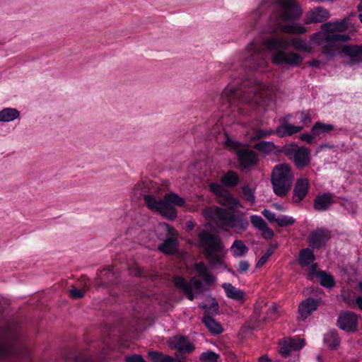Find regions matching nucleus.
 <instances>
[{
    "instance_id": "52",
    "label": "nucleus",
    "mask_w": 362,
    "mask_h": 362,
    "mask_svg": "<svg viewBox=\"0 0 362 362\" xmlns=\"http://www.w3.org/2000/svg\"><path fill=\"white\" fill-rule=\"evenodd\" d=\"M250 267V264L247 260H241L238 263V272L240 274H244L246 273L249 268Z\"/></svg>"
},
{
    "instance_id": "51",
    "label": "nucleus",
    "mask_w": 362,
    "mask_h": 362,
    "mask_svg": "<svg viewBox=\"0 0 362 362\" xmlns=\"http://www.w3.org/2000/svg\"><path fill=\"white\" fill-rule=\"evenodd\" d=\"M124 362H145L144 357L137 354H134L124 357Z\"/></svg>"
},
{
    "instance_id": "20",
    "label": "nucleus",
    "mask_w": 362,
    "mask_h": 362,
    "mask_svg": "<svg viewBox=\"0 0 362 362\" xmlns=\"http://www.w3.org/2000/svg\"><path fill=\"white\" fill-rule=\"evenodd\" d=\"M118 278V274L114 267L103 269L98 274V286H107L115 284Z\"/></svg>"
},
{
    "instance_id": "11",
    "label": "nucleus",
    "mask_w": 362,
    "mask_h": 362,
    "mask_svg": "<svg viewBox=\"0 0 362 362\" xmlns=\"http://www.w3.org/2000/svg\"><path fill=\"white\" fill-rule=\"evenodd\" d=\"M330 238V232L328 230L317 228L310 233L308 240L310 247L320 249L326 245Z\"/></svg>"
},
{
    "instance_id": "61",
    "label": "nucleus",
    "mask_w": 362,
    "mask_h": 362,
    "mask_svg": "<svg viewBox=\"0 0 362 362\" xmlns=\"http://www.w3.org/2000/svg\"><path fill=\"white\" fill-rule=\"evenodd\" d=\"M320 270H317V266L316 264H312L309 269V276H315L317 277V274Z\"/></svg>"
},
{
    "instance_id": "45",
    "label": "nucleus",
    "mask_w": 362,
    "mask_h": 362,
    "mask_svg": "<svg viewBox=\"0 0 362 362\" xmlns=\"http://www.w3.org/2000/svg\"><path fill=\"white\" fill-rule=\"evenodd\" d=\"M276 223L279 227H286L293 225L295 223V219L291 216L284 215L277 218Z\"/></svg>"
},
{
    "instance_id": "25",
    "label": "nucleus",
    "mask_w": 362,
    "mask_h": 362,
    "mask_svg": "<svg viewBox=\"0 0 362 362\" xmlns=\"http://www.w3.org/2000/svg\"><path fill=\"white\" fill-rule=\"evenodd\" d=\"M63 358L66 361L75 362H95L93 358L86 352H76L74 351H66L63 354Z\"/></svg>"
},
{
    "instance_id": "3",
    "label": "nucleus",
    "mask_w": 362,
    "mask_h": 362,
    "mask_svg": "<svg viewBox=\"0 0 362 362\" xmlns=\"http://www.w3.org/2000/svg\"><path fill=\"white\" fill-rule=\"evenodd\" d=\"M292 45L294 49L298 51L310 53L311 45L306 40L294 37L291 42L284 36H275L264 40V45L269 51L275 50L272 54V62L277 66L287 65L291 67H296L301 64L303 58L296 52H286V49Z\"/></svg>"
},
{
    "instance_id": "9",
    "label": "nucleus",
    "mask_w": 362,
    "mask_h": 362,
    "mask_svg": "<svg viewBox=\"0 0 362 362\" xmlns=\"http://www.w3.org/2000/svg\"><path fill=\"white\" fill-rule=\"evenodd\" d=\"M279 151L291 160L298 170L308 167L311 163L310 150L296 143L284 145Z\"/></svg>"
},
{
    "instance_id": "38",
    "label": "nucleus",
    "mask_w": 362,
    "mask_h": 362,
    "mask_svg": "<svg viewBox=\"0 0 362 362\" xmlns=\"http://www.w3.org/2000/svg\"><path fill=\"white\" fill-rule=\"evenodd\" d=\"M341 52V49L336 42H327L322 48V53L327 57H334Z\"/></svg>"
},
{
    "instance_id": "2",
    "label": "nucleus",
    "mask_w": 362,
    "mask_h": 362,
    "mask_svg": "<svg viewBox=\"0 0 362 362\" xmlns=\"http://www.w3.org/2000/svg\"><path fill=\"white\" fill-rule=\"evenodd\" d=\"M269 90L264 84L251 77L241 78L226 86L221 95L223 106L236 108V103L259 105L267 96ZM238 110L241 109L237 107Z\"/></svg>"
},
{
    "instance_id": "54",
    "label": "nucleus",
    "mask_w": 362,
    "mask_h": 362,
    "mask_svg": "<svg viewBox=\"0 0 362 362\" xmlns=\"http://www.w3.org/2000/svg\"><path fill=\"white\" fill-rule=\"evenodd\" d=\"M194 268L197 272L198 273L199 276L201 277L209 272L206 265L203 262L196 263L194 265Z\"/></svg>"
},
{
    "instance_id": "16",
    "label": "nucleus",
    "mask_w": 362,
    "mask_h": 362,
    "mask_svg": "<svg viewBox=\"0 0 362 362\" xmlns=\"http://www.w3.org/2000/svg\"><path fill=\"white\" fill-rule=\"evenodd\" d=\"M341 52L349 57L350 64L358 65L362 63V45H344Z\"/></svg>"
},
{
    "instance_id": "44",
    "label": "nucleus",
    "mask_w": 362,
    "mask_h": 362,
    "mask_svg": "<svg viewBox=\"0 0 362 362\" xmlns=\"http://www.w3.org/2000/svg\"><path fill=\"white\" fill-rule=\"evenodd\" d=\"M218 358L219 355L216 352L207 351L200 355L199 360L202 362H218Z\"/></svg>"
},
{
    "instance_id": "15",
    "label": "nucleus",
    "mask_w": 362,
    "mask_h": 362,
    "mask_svg": "<svg viewBox=\"0 0 362 362\" xmlns=\"http://www.w3.org/2000/svg\"><path fill=\"white\" fill-rule=\"evenodd\" d=\"M329 13L322 6H317L308 11L305 17V23H322L329 18Z\"/></svg>"
},
{
    "instance_id": "49",
    "label": "nucleus",
    "mask_w": 362,
    "mask_h": 362,
    "mask_svg": "<svg viewBox=\"0 0 362 362\" xmlns=\"http://www.w3.org/2000/svg\"><path fill=\"white\" fill-rule=\"evenodd\" d=\"M291 351V348L290 347V344L288 340L284 341L282 345L280 346L279 352L280 354L284 356H288Z\"/></svg>"
},
{
    "instance_id": "1",
    "label": "nucleus",
    "mask_w": 362,
    "mask_h": 362,
    "mask_svg": "<svg viewBox=\"0 0 362 362\" xmlns=\"http://www.w3.org/2000/svg\"><path fill=\"white\" fill-rule=\"evenodd\" d=\"M267 16L274 24L270 31L275 33L281 30L290 34H304L307 29L303 25L295 23L302 15V9L295 0H262L249 18L252 22V27L257 23V18Z\"/></svg>"
},
{
    "instance_id": "36",
    "label": "nucleus",
    "mask_w": 362,
    "mask_h": 362,
    "mask_svg": "<svg viewBox=\"0 0 362 362\" xmlns=\"http://www.w3.org/2000/svg\"><path fill=\"white\" fill-rule=\"evenodd\" d=\"M254 148L260 151L265 153H276L279 152L281 149H277V146L273 143L272 141H262L257 144H256L254 146Z\"/></svg>"
},
{
    "instance_id": "55",
    "label": "nucleus",
    "mask_w": 362,
    "mask_h": 362,
    "mask_svg": "<svg viewBox=\"0 0 362 362\" xmlns=\"http://www.w3.org/2000/svg\"><path fill=\"white\" fill-rule=\"evenodd\" d=\"M262 214L270 223L276 222L277 218H276V214L274 212L264 209Z\"/></svg>"
},
{
    "instance_id": "22",
    "label": "nucleus",
    "mask_w": 362,
    "mask_h": 362,
    "mask_svg": "<svg viewBox=\"0 0 362 362\" xmlns=\"http://www.w3.org/2000/svg\"><path fill=\"white\" fill-rule=\"evenodd\" d=\"M173 283L177 288L182 291L189 300L192 301L194 299L195 293L192 290V285L184 277L175 276Z\"/></svg>"
},
{
    "instance_id": "21",
    "label": "nucleus",
    "mask_w": 362,
    "mask_h": 362,
    "mask_svg": "<svg viewBox=\"0 0 362 362\" xmlns=\"http://www.w3.org/2000/svg\"><path fill=\"white\" fill-rule=\"evenodd\" d=\"M250 218L252 226L262 232L265 239H272L274 236V231L268 227L265 221L260 216L252 215Z\"/></svg>"
},
{
    "instance_id": "59",
    "label": "nucleus",
    "mask_w": 362,
    "mask_h": 362,
    "mask_svg": "<svg viewBox=\"0 0 362 362\" xmlns=\"http://www.w3.org/2000/svg\"><path fill=\"white\" fill-rule=\"evenodd\" d=\"M202 278H203L204 281L208 285L212 284L216 280L215 277L209 272L204 274V276H202Z\"/></svg>"
},
{
    "instance_id": "18",
    "label": "nucleus",
    "mask_w": 362,
    "mask_h": 362,
    "mask_svg": "<svg viewBox=\"0 0 362 362\" xmlns=\"http://www.w3.org/2000/svg\"><path fill=\"white\" fill-rule=\"evenodd\" d=\"M237 156L240 166L243 168H247L257 163L258 158L257 153L250 149H240L237 152Z\"/></svg>"
},
{
    "instance_id": "34",
    "label": "nucleus",
    "mask_w": 362,
    "mask_h": 362,
    "mask_svg": "<svg viewBox=\"0 0 362 362\" xmlns=\"http://www.w3.org/2000/svg\"><path fill=\"white\" fill-rule=\"evenodd\" d=\"M144 200L147 207L153 211L158 212L160 209L164 206L163 199H156L152 195L145 194L144 196Z\"/></svg>"
},
{
    "instance_id": "46",
    "label": "nucleus",
    "mask_w": 362,
    "mask_h": 362,
    "mask_svg": "<svg viewBox=\"0 0 362 362\" xmlns=\"http://www.w3.org/2000/svg\"><path fill=\"white\" fill-rule=\"evenodd\" d=\"M274 251V247H269L265 253L259 258V259L257 261L256 264V267H262L269 259V258L271 257V255L273 254Z\"/></svg>"
},
{
    "instance_id": "6",
    "label": "nucleus",
    "mask_w": 362,
    "mask_h": 362,
    "mask_svg": "<svg viewBox=\"0 0 362 362\" xmlns=\"http://www.w3.org/2000/svg\"><path fill=\"white\" fill-rule=\"evenodd\" d=\"M209 216L219 228H230L237 234L245 232L250 225L245 214H235L234 209L212 206L209 209Z\"/></svg>"
},
{
    "instance_id": "29",
    "label": "nucleus",
    "mask_w": 362,
    "mask_h": 362,
    "mask_svg": "<svg viewBox=\"0 0 362 362\" xmlns=\"http://www.w3.org/2000/svg\"><path fill=\"white\" fill-rule=\"evenodd\" d=\"M218 202L226 207L228 209H233V207H242V204L238 199L234 197L230 193L226 191L220 197Z\"/></svg>"
},
{
    "instance_id": "26",
    "label": "nucleus",
    "mask_w": 362,
    "mask_h": 362,
    "mask_svg": "<svg viewBox=\"0 0 362 362\" xmlns=\"http://www.w3.org/2000/svg\"><path fill=\"white\" fill-rule=\"evenodd\" d=\"M303 129V127L301 126H296L291 124L288 123L286 120H284L281 125L279 126L275 133L279 137H284L286 136H291L294 134H296L300 132Z\"/></svg>"
},
{
    "instance_id": "62",
    "label": "nucleus",
    "mask_w": 362,
    "mask_h": 362,
    "mask_svg": "<svg viewBox=\"0 0 362 362\" xmlns=\"http://www.w3.org/2000/svg\"><path fill=\"white\" fill-rule=\"evenodd\" d=\"M300 119L302 122H310L311 120L310 115L305 112H302L300 113Z\"/></svg>"
},
{
    "instance_id": "37",
    "label": "nucleus",
    "mask_w": 362,
    "mask_h": 362,
    "mask_svg": "<svg viewBox=\"0 0 362 362\" xmlns=\"http://www.w3.org/2000/svg\"><path fill=\"white\" fill-rule=\"evenodd\" d=\"M313 251L310 248H305L300 250L299 254V262L302 266L311 264L315 260Z\"/></svg>"
},
{
    "instance_id": "4",
    "label": "nucleus",
    "mask_w": 362,
    "mask_h": 362,
    "mask_svg": "<svg viewBox=\"0 0 362 362\" xmlns=\"http://www.w3.org/2000/svg\"><path fill=\"white\" fill-rule=\"evenodd\" d=\"M197 245L204 249V255L208 264L213 269L223 265L222 260L224 245L218 235L206 229H197Z\"/></svg>"
},
{
    "instance_id": "39",
    "label": "nucleus",
    "mask_w": 362,
    "mask_h": 362,
    "mask_svg": "<svg viewBox=\"0 0 362 362\" xmlns=\"http://www.w3.org/2000/svg\"><path fill=\"white\" fill-rule=\"evenodd\" d=\"M317 278L321 286L327 288H332L335 286L334 277L325 271L320 270L317 274Z\"/></svg>"
},
{
    "instance_id": "33",
    "label": "nucleus",
    "mask_w": 362,
    "mask_h": 362,
    "mask_svg": "<svg viewBox=\"0 0 362 362\" xmlns=\"http://www.w3.org/2000/svg\"><path fill=\"white\" fill-rule=\"evenodd\" d=\"M334 130V126L329 124H325L321 122H317L311 128V133L315 136L328 134Z\"/></svg>"
},
{
    "instance_id": "58",
    "label": "nucleus",
    "mask_w": 362,
    "mask_h": 362,
    "mask_svg": "<svg viewBox=\"0 0 362 362\" xmlns=\"http://www.w3.org/2000/svg\"><path fill=\"white\" fill-rule=\"evenodd\" d=\"M278 305L276 303H273L270 306L267 311V315L269 318L274 319L278 315Z\"/></svg>"
},
{
    "instance_id": "43",
    "label": "nucleus",
    "mask_w": 362,
    "mask_h": 362,
    "mask_svg": "<svg viewBox=\"0 0 362 362\" xmlns=\"http://www.w3.org/2000/svg\"><path fill=\"white\" fill-rule=\"evenodd\" d=\"M158 212L167 219L170 221H173L177 218V210L173 207L163 206L162 209H160Z\"/></svg>"
},
{
    "instance_id": "24",
    "label": "nucleus",
    "mask_w": 362,
    "mask_h": 362,
    "mask_svg": "<svg viewBox=\"0 0 362 362\" xmlns=\"http://www.w3.org/2000/svg\"><path fill=\"white\" fill-rule=\"evenodd\" d=\"M202 322L208 331L214 335L220 334L223 332V328L221 323L209 315H204L202 317Z\"/></svg>"
},
{
    "instance_id": "31",
    "label": "nucleus",
    "mask_w": 362,
    "mask_h": 362,
    "mask_svg": "<svg viewBox=\"0 0 362 362\" xmlns=\"http://www.w3.org/2000/svg\"><path fill=\"white\" fill-rule=\"evenodd\" d=\"M230 250L234 257H243L249 251L247 246L241 240H235Z\"/></svg>"
},
{
    "instance_id": "32",
    "label": "nucleus",
    "mask_w": 362,
    "mask_h": 362,
    "mask_svg": "<svg viewBox=\"0 0 362 362\" xmlns=\"http://www.w3.org/2000/svg\"><path fill=\"white\" fill-rule=\"evenodd\" d=\"M20 116V112L12 107H6L0 111V122H12Z\"/></svg>"
},
{
    "instance_id": "35",
    "label": "nucleus",
    "mask_w": 362,
    "mask_h": 362,
    "mask_svg": "<svg viewBox=\"0 0 362 362\" xmlns=\"http://www.w3.org/2000/svg\"><path fill=\"white\" fill-rule=\"evenodd\" d=\"M240 182V177L233 170L227 172L221 178V183L225 187H234Z\"/></svg>"
},
{
    "instance_id": "7",
    "label": "nucleus",
    "mask_w": 362,
    "mask_h": 362,
    "mask_svg": "<svg viewBox=\"0 0 362 362\" xmlns=\"http://www.w3.org/2000/svg\"><path fill=\"white\" fill-rule=\"evenodd\" d=\"M353 13L344 18L340 21L334 22H327L321 25V29L326 31L324 40L326 42H343L346 43L351 40L349 34L341 33L346 30L356 31L357 29L349 23L350 18Z\"/></svg>"
},
{
    "instance_id": "57",
    "label": "nucleus",
    "mask_w": 362,
    "mask_h": 362,
    "mask_svg": "<svg viewBox=\"0 0 362 362\" xmlns=\"http://www.w3.org/2000/svg\"><path fill=\"white\" fill-rule=\"evenodd\" d=\"M69 295L72 298L74 299L81 298L84 296V291L81 289L74 288L69 291Z\"/></svg>"
},
{
    "instance_id": "13",
    "label": "nucleus",
    "mask_w": 362,
    "mask_h": 362,
    "mask_svg": "<svg viewBox=\"0 0 362 362\" xmlns=\"http://www.w3.org/2000/svg\"><path fill=\"white\" fill-rule=\"evenodd\" d=\"M20 354L18 346L13 342L0 344V362H12Z\"/></svg>"
},
{
    "instance_id": "19",
    "label": "nucleus",
    "mask_w": 362,
    "mask_h": 362,
    "mask_svg": "<svg viewBox=\"0 0 362 362\" xmlns=\"http://www.w3.org/2000/svg\"><path fill=\"white\" fill-rule=\"evenodd\" d=\"M334 203V195L331 193H324L315 197L313 207L317 211H327Z\"/></svg>"
},
{
    "instance_id": "42",
    "label": "nucleus",
    "mask_w": 362,
    "mask_h": 362,
    "mask_svg": "<svg viewBox=\"0 0 362 362\" xmlns=\"http://www.w3.org/2000/svg\"><path fill=\"white\" fill-rule=\"evenodd\" d=\"M242 192L244 199L246 201L249 202L252 204L255 203V189L249 185H245L242 187Z\"/></svg>"
},
{
    "instance_id": "10",
    "label": "nucleus",
    "mask_w": 362,
    "mask_h": 362,
    "mask_svg": "<svg viewBox=\"0 0 362 362\" xmlns=\"http://www.w3.org/2000/svg\"><path fill=\"white\" fill-rule=\"evenodd\" d=\"M358 324V315L351 311L341 313L337 320V327L346 332H356Z\"/></svg>"
},
{
    "instance_id": "48",
    "label": "nucleus",
    "mask_w": 362,
    "mask_h": 362,
    "mask_svg": "<svg viewBox=\"0 0 362 362\" xmlns=\"http://www.w3.org/2000/svg\"><path fill=\"white\" fill-rule=\"evenodd\" d=\"M209 189L211 192L219 196V197L226 192L221 185L216 182L210 184Z\"/></svg>"
},
{
    "instance_id": "14",
    "label": "nucleus",
    "mask_w": 362,
    "mask_h": 362,
    "mask_svg": "<svg viewBox=\"0 0 362 362\" xmlns=\"http://www.w3.org/2000/svg\"><path fill=\"white\" fill-rule=\"evenodd\" d=\"M309 187L308 179L303 177L297 179L293 189V202L295 204L300 202L306 197Z\"/></svg>"
},
{
    "instance_id": "60",
    "label": "nucleus",
    "mask_w": 362,
    "mask_h": 362,
    "mask_svg": "<svg viewBox=\"0 0 362 362\" xmlns=\"http://www.w3.org/2000/svg\"><path fill=\"white\" fill-rule=\"evenodd\" d=\"M313 135L309 133H303L300 135V139L302 141H306L308 144H310L313 141Z\"/></svg>"
},
{
    "instance_id": "30",
    "label": "nucleus",
    "mask_w": 362,
    "mask_h": 362,
    "mask_svg": "<svg viewBox=\"0 0 362 362\" xmlns=\"http://www.w3.org/2000/svg\"><path fill=\"white\" fill-rule=\"evenodd\" d=\"M324 341L327 345L329 349L332 350L337 349L341 343V339L338 335L336 329H331L325 334Z\"/></svg>"
},
{
    "instance_id": "17",
    "label": "nucleus",
    "mask_w": 362,
    "mask_h": 362,
    "mask_svg": "<svg viewBox=\"0 0 362 362\" xmlns=\"http://www.w3.org/2000/svg\"><path fill=\"white\" fill-rule=\"evenodd\" d=\"M170 346L177 349L180 353L189 354L195 349L194 345L189 341L186 336H175L170 342Z\"/></svg>"
},
{
    "instance_id": "27",
    "label": "nucleus",
    "mask_w": 362,
    "mask_h": 362,
    "mask_svg": "<svg viewBox=\"0 0 362 362\" xmlns=\"http://www.w3.org/2000/svg\"><path fill=\"white\" fill-rule=\"evenodd\" d=\"M226 295L228 298L235 300H242L245 297V292L241 291L230 283H224L222 284Z\"/></svg>"
},
{
    "instance_id": "50",
    "label": "nucleus",
    "mask_w": 362,
    "mask_h": 362,
    "mask_svg": "<svg viewBox=\"0 0 362 362\" xmlns=\"http://www.w3.org/2000/svg\"><path fill=\"white\" fill-rule=\"evenodd\" d=\"M325 34H326V31H324V30L317 32L311 36V40L317 44H320L324 42H326V40H324V37H325Z\"/></svg>"
},
{
    "instance_id": "41",
    "label": "nucleus",
    "mask_w": 362,
    "mask_h": 362,
    "mask_svg": "<svg viewBox=\"0 0 362 362\" xmlns=\"http://www.w3.org/2000/svg\"><path fill=\"white\" fill-rule=\"evenodd\" d=\"M200 308L205 310L206 315H216L218 314L219 305L215 298H211V303L210 305L203 304L200 305Z\"/></svg>"
},
{
    "instance_id": "28",
    "label": "nucleus",
    "mask_w": 362,
    "mask_h": 362,
    "mask_svg": "<svg viewBox=\"0 0 362 362\" xmlns=\"http://www.w3.org/2000/svg\"><path fill=\"white\" fill-rule=\"evenodd\" d=\"M164 206H168L175 208V206H182L185 204L184 198L175 192L167 193L163 197Z\"/></svg>"
},
{
    "instance_id": "47",
    "label": "nucleus",
    "mask_w": 362,
    "mask_h": 362,
    "mask_svg": "<svg viewBox=\"0 0 362 362\" xmlns=\"http://www.w3.org/2000/svg\"><path fill=\"white\" fill-rule=\"evenodd\" d=\"M288 342L291 350L295 351L301 349L305 344L303 339H289Z\"/></svg>"
},
{
    "instance_id": "40",
    "label": "nucleus",
    "mask_w": 362,
    "mask_h": 362,
    "mask_svg": "<svg viewBox=\"0 0 362 362\" xmlns=\"http://www.w3.org/2000/svg\"><path fill=\"white\" fill-rule=\"evenodd\" d=\"M148 356L152 362H173V357L160 351H153L148 353Z\"/></svg>"
},
{
    "instance_id": "56",
    "label": "nucleus",
    "mask_w": 362,
    "mask_h": 362,
    "mask_svg": "<svg viewBox=\"0 0 362 362\" xmlns=\"http://www.w3.org/2000/svg\"><path fill=\"white\" fill-rule=\"evenodd\" d=\"M272 134H274V131H265L262 129H258L253 136V139H259L261 138H265Z\"/></svg>"
},
{
    "instance_id": "64",
    "label": "nucleus",
    "mask_w": 362,
    "mask_h": 362,
    "mask_svg": "<svg viewBox=\"0 0 362 362\" xmlns=\"http://www.w3.org/2000/svg\"><path fill=\"white\" fill-rule=\"evenodd\" d=\"M195 224L192 221H188L186 223V228L188 230H192L194 228Z\"/></svg>"
},
{
    "instance_id": "63",
    "label": "nucleus",
    "mask_w": 362,
    "mask_h": 362,
    "mask_svg": "<svg viewBox=\"0 0 362 362\" xmlns=\"http://www.w3.org/2000/svg\"><path fill=\"white\" fill-rule=\"evenodd\" d=\"M322 64V62L318 60V59H313L310 62H308V65L310 66L314 67V68H318L320 64Z\"/></svg>"
},
{
    "instance_id": "23",
    "label": "nucleus",
    "mask_w": 362,
    "mask_h": 362,
    "mask_svg": "<svg viewBox=\"0 0 362 362\" xmlns=\"http://www.w3.org/2000/svg\"><path fill=\"white\" fill-rule=\"evenodd\" d=\"M177 240L173 236H168L158 245V250L165 255H173L177 250Z\"/></svg>"
},
{
    "instance_id": "5",
    "label": "nucleus",
    "mask_w": 362,
    "mask_h": 362,
    "mask_svg": "<svg viewBox=\"0 0 362 362\" xmlns=\"http://www.w3.org/2000/svg\"><path fill=\"white\" fill-rule=\"evenodd\" d=\"M266 54V52L260 43L252 41L247 45L244 54L238 57V62L230 64V69L236 71L238 68L240 67V71L238 74H241L245 69L263 72L267 66Z\"/></svg>"
},
{
    "instance_id": "12",
    "label": "nucleus",
    "mask_w": 362,
    "mask_h": 362,
    "mask_svg": "<svg viewBox=\"0 0 362 362\" xmlns=\"http://www.w3.org/2000/svg\"><path fill=\"white\" fill-rule=\"evenodd\" d=\"M321 302V298L311 297L303 300L298 305V319L305 321L309 315L317 310Z\"/></svg>"
},
{
    "instance_id": "8",
    "label": "nucleus",
    "mask_w": 362,
    "mask_h": 362,
    "mask_svg": "<svg viewBox=\"0 0 362 362\" xmlns=\"http://www.w3.org/2000/svg\"><path fill=\"white\" fill-rule=\"evenodd\" d=\"M294 179L291 166L286 163L276 165L272 173L273 191L279 197H284L290 191Z\"/></svg>"
},
{
    "instance_id": "53",
    "label": "nucleus",
    "mask_w": 362,
    "mask_h": 362,
    "mask_svg": "<svg viewBox=\"0 0 362 362\" xmlns=\"http://www.w3.org/2000/svg\"><path fill=\"white\" fill-rule=\"evenodd\" d=\"M189 284L193 285L197 293H200L202 291L204 285L201 280L193 277L191 279Z\"/></svg>"
}]
</instances>
